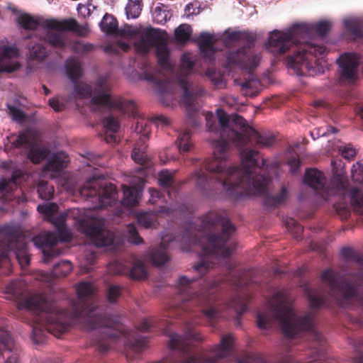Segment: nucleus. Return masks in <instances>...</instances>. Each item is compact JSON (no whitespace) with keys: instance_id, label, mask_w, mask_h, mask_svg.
<instances>
[{"instance_id":"nucleus-1","label":"nucleus","mask_w":363,"mask_h":363,"mask_svg":"<svg viewBox=\"0 0 363 363\" xmlns=\"http://www.w3.org/2000/svg\"><path fill=\"white\" fill-rule=\"evenodd\" d=\"M77 298L71 303L69 309H61L55 303L50 302L45 296L36 294L27 296L19 301L18 308L41 313L39 320L46 330L58 337L65 333L70 321L84 318L90 330L99 329L100 337L96 339L101 352H106L110 346L106 340H116L119 337L115 328L118 321L116 317L104 311L102 308L95 306L94 297L95 287L90 281L80 282L77 286Z\"/></svg>"},{"instance_id":"nucleus-2","label":"nucleus","mask_w":363,"mask_h":363,"mask_svg":"<svg viewBox=\"0 0 363 363\" xmlns=\"http://www.w3.org/2000/svg\"><path fill=\"white\" fill-rule=\"evenodd\" d=\"M332 24L329 21L315 23H295L286 32L274 30L270 33L267 49L274 55L291 50L286 64L298 76H315L324 72L326 48L309 42L314 36L325 37Z\"/></svg>"},{"instance_id":"nucleus-3","label":"nucleus","mask_w":363,"mask_h":363,"mask_svg":"<svg viewBox=\"0 0 363 363\" xmlns=\"http://www.w3.org/2000/svg\"><path fill=\"white\" fill-rule=\"evenodd\" d=\"M233 121L240 126L242 136L245 137V140L240 145H235L236 147L241 149L240 152L241 165H227V168H237V169L233 171L234 176L230 179L228 177H222L223 180H226L229 191H233L232 194H229L228 189L225 188L214 189V191H223L228 196L238 199L250 194H265L269 177L264 174H257L256 170L262 169L265 165L266 160L262 159L259 164L256 158L259 154L258 151L242 148L250 140L255 141L259 147H269L274 143L275 138L271 134L257 132L247 123L243 117L239 115L235 116Z\"/></svg>"},{"instance_id":"nucleus-4","label":"nucleus","mask_w":363,"mask_h":363,"mask_svg":"<svg viewBox=\"0 0 363 363\" xmlns=\"http://www.w3.org/2000/svg\"><path fill=\"white\" fill-rule=\"evenodd\" d=\"M216 122L212 113L206 114V128L209 132L218 135V138L213 140V157L206 160L203 163V168L208 173L200 169L194 174L196 186L203 193L214 191V189L225 188L230 194L227 186L226 180L222 177H228L230 179L234 176L233 171L237 168H227L226 159L230 145H240L245 137L242 136L240 126L233 121V116L230 122L228 114L221 108L217 109Z\"/></svg>"},{"instance_id":"nucleus-5","label":"nucleus","mask_w":363,"mask_h":363,"mask_svg":"<svg viewBox=\"0 0 363 363\" xmlns=\"http://www.w3.org/2000/svg\"><path fill=\"white\" fill-rule=\"evenodd\" d=\"M235 231L231 221L216 211H210L201 219L197 233L193 234L190 229L183 233L182 243L183 250L189 251L193 245H199L205 255L228 258L234 250L235 245H227Z\"/></svg>"},{"instance_id":"nucleus-6","label":"nucleus","mask_w":363,"mask_h":363,"mask_svg":"<svg viewBox=\"0 0 363 363\" xmlns=\"http://www.w3.org/2000/svg\"><path fill=\"white\" fill-rule=\"evenodd\" d=\"M350 278L340 279L335 270L325 269L320 274V279L329 287L328 294L322 289L312 290L308 286H305L311 308H329V297L341 307H363V292L359 291L363 285V270L350 274Z\"/></svg>"},{"instance_id":"nucleus-7","label":"nucleus","mask_w":363,"mask_h":363,"mask_svg":"<svg viewBox=\"0 0 363 363\" xmlns=\"http://www.w3.org/2000/svg\"><path fill=\"white\" fill-rule=\"evenodd\" d=\"M169 337L170 354L160 363H220L233 351L235 340L231 333L223 335L220 344L213 346L204 357L195 352V342H201L204 340L196 330L188 328L184 335L172 333Z\"/></svg>"},{"instance_id":"nucleus-8","label":"nucleus","mask_w":363,"mask_h":363,"mask_svg":"<svg viewBox=\"0 0 363 363\" xmlns=\"http://www.w3.org/2000/svg\"><path fill=\"white\" fill-rule=\"evenodd\" d=\"M313 317L311 312L296 315L289 303L286 291L281 290L273 296L272 304L257 313V323L259 328L266 329L277 322L281 325L284 335L292 338L301 332L312 330Z\"/></svg>"},{"instance_id":"nucleus-9","label":"nucleus","mask_w":363,"mask_h":363,"mask_svg":"<svg viewBox=\"0 0 363 363\" xmlns=\"http://www.w3.org/2000/svg\"><path fill=\"white\" fill-rule=\"evenodd\" d=\"M17 23L25 30H34L40 25L47 28L43 36V40L54 48L64 50L67 45V38L64 32H71L79 37L89 35V29L87 25H80L73 18L43 19L40 22L28 13H23L18 16Z\"/></svg>"},{"instance_id":"nucleus-10","label":"nucleus","mask_w":363,"mask_h":363,"mask_svg":"<svg viewBox=\"0 0 363 363\" xmlns=\"http://www.w3.org/2000/svg\"><path fill=\"white\" fill-rule=\"evenodd\" d=\"M11 253L22 267L30 264L25 237L16 227L5 225L0 228V268L9 267Z\"/></svg>"},{"instance_id":"nucleus-11","label":"nucleus","mask_w":363,"mask_h":363,"mask_svg":"<svg viewBox=\"0 0 363 363\" xmlns=\"http://www.w3.org/2000/svg\"><path fill=\"white\" fill-rule=\"evenodd\" d=\"M197 279H189L186 276H182L178 281V290L182 296L184 302H189V305L184 306L185 310L188 311L189 307L195 303L203 306H210L209 308L202 309L203 314L210 320L216 319L218 312L213 306V303L216 301L213 295L214 290L218 287V283L216 281H212L205 291H201L199 294L192 291L193 284L196 281Z\"/></svg>"},{"instance_id":"nucleus-12","label":"nucleus","mask_w":363,"mask_h":363,"mask_svg":"<svg viewBox=\"0 0 363 363\" xmlns=\"http://www.w3.org/2000/svg\"><path fill=\"white\" fill-rule=\"evenodd\" d=\"M168 40L165 34L160 29L147 28L139 40L134 43L136 51L141 54H147L153 47L158 65L163 69H169L170 50L167 45Z\"/></svg>"},{"instance_id":"nucleus-13","label":"nucleus","mask_w":363,"mask_h":363,"mask_svg":"<svg viewBox=\"0 0 363 363\" xmlns=\"http://www.w3.org/2000/svg\"><path fill=\"white\" fill-rule=\"evenodd\" d=\"M72 213L74 218L78 216L77 220L80 230L89 237L96 246H110L113 243V233L104 228V220L85 215L84 211L79 208L73 209Z\"/></svg>"},{"instance_id":"nucleus-14","label":"nucleus","mask_w":363,"mask_h":363,"mask_svg":"<svg viewBox=\"0 0 363 363\" xmlns=\"http://www.w3.org/2000/svg\"><path fill=\"white\" fill-rule=\"evenodd\" d=\"M111 90L106 77L101 76L97 79L96 85V95L92 98V105L106 108H116L123 113L135 117L137 107L132 100H127L121 97L113 98L109 93Z\"/></svg>"},{"instance_id":"nucleus-15","label":"nucleus","mask_w":363,"mask_h":363,"mask_svg":"<svg viewBox=\"0 0 363 363\" xmlns=\"http://www.w3.org/2000/svg\"><path fill=\"white\" fill-rule=\"evenodd\" d=\"M82 196L92 198L97 203L94 208H104L116 201L117 190L115 185L93 177L79 189Z\"/></svg>"},{"instance_id":"nucleus-16","label":"nucleus","mask_w":363,"mask_h":363,"mask_svg":"<svg viewBox=\"0 0 363 363\" xmlns=\"http://www.w3.org/2000/svg\"><path fill=\"white\" fill-rule=\"evenodd\" d=\"M179 84L184 91L181 101L186 108L189 123L192 126H198L200 121L196 101L205 94V90L201 86L190 83L184 78L179 80Z\"/></svg>"},{"instance_id":"nucleus-17","label":"nucleus","mask_w":363,"mask_h":363,"mask_svg":"<svg viewBox=\"0 0 363 363\" xmlns=\"http://www.w3.org/2000/svg\"><path fill=\"white\" fill-rule=\"evenodd\" d=\"M224 66L228 69L238 67L242 69L250 72L256 68L260 61L258 54L249 52L248 48L242 47L236 50H230L225 52Z\"/></svg>"},{"instance_id":"nucleus-18","label":"nucleus","mask_w":363,"mask_h":363,"mask_svg":"<svg viewBox=\"0 0 363 363\" xmlns=\"http://www.w3.org/2000/svg\"><path fill=\"white\" fill-rule=\"evenodd\" d=\"M342 201L335 202L333 207L341 218L347 219L350 216V205L354 210L363 213V195L357 188L344 191Z\"/></svg>"},{"instance_id":"nucleus-19","label":"nucleus","mask_w":363,"mask_h":363,"mask_svg":"<svg viewBox=\"0 0 363 363\" xmlns=\"http://www.w3.org/2000/svg\"><path fill=\"white\" fill-rule=\"evenodd\" d=\"M336 62L339 67V81L342 83L354 82L360 62L359 56L355 53L345 52Z\"/></svg>"},{"instance_id":"nucleus-20","label":"nucleus","mask_w":363,"mask_h":363,"mask_svg":"<svg viewBox=\"0 0 363 363\" xmlns=\"http://www.w3.org/2000/svg\"><path fill=\"white\" fill-rule=\"evenodd\" d=\"M58 238L55 233L46 232L41 233L33 238L34 244L42 249L43 254V262H50L54 257L60 254V250L55 248L58 243Z\"/></svg>"},{"instance_id":"nucleus-21","label":"nucleus","mask_w":363,"mask_h":363,"mask_svg":"<svg viewBox=\"0 0 363 363\" xmlns=\"http://www.w3.org/2000/svg\"><path fill=\"white\" fill-rule=\"evenodd\" d=\"M37 139V133L32 128H27L21 131L18 135L10 134L4 140V150L9 151L23 146L28 147V145L35 144Z\"/></svg>"},{"instance_id":"nucleus-22","label":"nucleus","mask_w":363,"mask_h":363,"mask_svg":"<svg viewBox=\"0 0 363 363\" xmlns=\"http://www.w3.org/2000/svg\"><path fill=\"white\" fill-rule=\"evenodd\" d=\"M18 50L14 47L0 46V73L13 72L18 69L21 65L18 62H12L11 60L18 56Z\"/></svg>"},{"instance_id":"nucleus-23","label":"nucleus","mask_w":363,"mask_h":363,"mask_svg":"<svg viewBox=\"0 0 363 363\" xmlns=\"http://www.w3.org/2000/svg\"><path fill=\"white\" fill-rule=\"evenodd\" d=\"M199 50L201 55L208 62L215 59L216 49L214 48L215 38L213 34L203 32L199 36Z\"/></svg>"},{"instance_id":"nucleus-24","label":"nucleus","mask_w":363,"mask_h":363,"mask_svg":"<svg viewBox=\"0 0 363 363\" xmlns=\"http://www.w3.org/2000/svg\"><path fill=\"white\" fill-rule=\"evenodd\" d=\"M303 181L315 191H326V178L324 174L315 168L307 169Z\"/></svg>"},{"instance_id":"nucleus-25","label":"nucleus","mask_w":363,"mask_h":363,"mask_svg":"<svg viewBox=\"0 0 363 363\" xmlns=\"http://www.w3.org/2000/svg\"><path fill=\"white\" fill-rule=\"evenodd\" d=\"M103 125L105 128L104 140L107 143L114 145L118 143L117 135L120 129V123L118 119L113 116H108L104 118Z\"/></svg>"},{"instance_id":"nucleus-26","label":"nucleus","mask_w":363,"mask_h":363,"mask_svg":"<svg viewBox=\"0 0 363 363\" xmlns=\"http://www.w3.org/2000/svg\"><path fill=\"white\" fill-rule=\"evenodd\" d=\"M69 161V157L67 154L63 152H57L48 160L43 167V170L45 172L59 173L67 167Z\"/></svg>"},{"instance_id":"nucleus-27","label":"nucleus","mask_w":363,"mask_h":363,"mask_svg":"<svg viewBox=\"0 0 363 363\" xmlns=\"http://www.w3.org/2000/svg\"><path fill=\"white\" fill-rule=\"evenodd\" d=\"M165 242V238H162L159 247H153L149 250L148 258L155 266L164 265L169 260V257L166 252L167 245Z\"/></svg>"},{"instance_id":"nucleus-28","label":"nucleus","mask_w":363,"mask_h":363,"mask_svg":"<svg viewBox=\"0 0 363 363\" xmlns=\"http://www.w3.org/2000/svg\"><path fill=\"white\" fill-rule=\"evenodd\" d=\"M65 65L68 78L75 83L83 74L81 62L74 57H69L66 60Z\"/></svg>"},{"instance_id":"nucleus-29","label":"nucleus","mask_w":363,"mask_h":363,"mask_svg":"<svg viewBox=\"0 0 363 363\" xmlns=\"http://www.w3.org/2000/svg\"><path fill=\"white\" fill-rule=\"evenodd\" d=\"M123 198L121 203L127 207H133L138 203L140 194V189L136 186H128L125 184L122 185Z\"/></svg>"},{"instance_id":"nucleus-30","label":"nucleus","mask_w":363,"mask_h":363,"mask_svg":"<svg viewBox=\"0 0 363 363\" xmlns=\"http://www.w3.org/2000/svg\"><path fill=\"white\" fill-rule=\"evenodd\" d=\"M147 145L143 139L140 138L135 144L131 153L132 159L140 165H145L150 158L146 152Z\"/></svg>"},{"instance_id":"nucleus-31","label":"nucleus","mask_w":363,"mask_h":363,"mask_svg":"<svg viewBox=\"0 0 363 363\" xmlns=\"http://www.w3.org/2000/svg\"><path fill=\"white\" fill-rule=\"evenodd\" d=\"M176 144L182 155L191 152L194 150V145L191 139V132L187 130L180 132L178 134Z\"/></svg>"},{"instance_id":"nucleus-32","label":"nucleus","mask_w":363,"mask_h":363,"mask_svg":"<svg viewBox=\"0 0 363 363\" xmlns=\"http://www.w3.org/2000/svg\"><path fill=\"white\" fill-rule=\"evenodd\" d=\"M97 84V80L96 81L94 87L91 86L84 83V82H78L77 81L74 83V94L75 96L80 99H91L96 95V85ZM92 104V103L91 102Z\"/></svg>"},{"instance_id":"nucleus-33","label":"nucleus","mask_w":363,"mask_h":363,"mask_svg":"<svg viewBox=\"0 0 363 363\" xmlns=\"http://www.w3.org/2000/svg\"><path fill=\"white\" fill-rule=\"evenodd\" d=\"M347 31L353 39L363 38V21L359 18H348L344 21Z\"/></svg>"},{"instance_id":"nucleus-34","label":"nucleus","mask_w":363,"mask_h":363,"mask_svg":"<svg viewBox=\"0 0 363 363\" xmlns=\"http://www.w3.org/2000/svg\"><path fill=\"white\" fill-rule=\"evenodd\" d=\"M287 189L285 186L281 189L277 195H269L266 194L264 197L263 204L269 208H274L284 203L287 199Z\"/></svg>"},{"instance_id":"nucleus-35","label":"nucleus","mask_w":363,"mask_h":363,"mask_svg":"<svg viewBox=\"0 0 363 363\" xmlns=\"http://www.w3.org/2000/svg\"><path fill=\"white\" fill-rule=\"evenodd\" d=\"M55 227L59 233V237L61 240H68L70 235L66 228V216L65 215L53 216L48 220Z\"/></svg>"},{"instance_id":"nucleus-36","label":"nucleus","mask_w":363,"mask_h":363,"mask_svg":"<svg viewBox=\"0 0 363 363\" xmlns=\"http://www.w3.org/2000/svg\"><path fill=\"white\" fill-rule=\"evenodd\" d=\"M35 145H28L27 156L33 164H39L48 156L50 150L47 147H37Z\"/></svg>"},{"instance_id":"nucleus-37","label":"nucleus","mask_w":363,"mask_h":363,"mask_svg":"<svg viewBox=\"0 0 363 363\" xmlns=\"http://www.w3.org/2000/svg\"><path fill=\"white\" fill-rule=\"evenodd\" d=\"M128 277L131 279L141 280L147 277V272L143 262L140 260L135 261L130 266L129 264Z\"/></svg>"},{"instance_id":"nucleus-38","label":"nucleus","mask_w":363,"mask_h":363,"mask_svg":"<svg viewBox=\"0 0 363 363\" xmlns=\"http://www.w3.org/2000/svg\"><path fill=\"white\" fill-rule=\"evenodd\" d=\"M124 287L113 284H108L105 291V296L107 301L112 304L118 302L123 294Z\"/></svg>"},{"instance_id":"nucleus-39","label":"nucleus","mask_w":363,"mask_h":363,"mask_svg":"<svg viewBox=\"0 0 363 363\" xmlns=\"http://www.w3.org/2000/svg\"><path fill=\"white\" fill-rule=\"evenodd\" d=\"M140 225L145 228H155L158 224L157 215L152 212H142L137 216Z\"/></svg>"},{"instance_id":"nucleus-40","label":"nucleus","mask_w":363,"mask_h":363,"mask_svg":"<svg viewBox=\"0 0 363 363\" xmlns=\"http://www.w3.org/2000/svg\"><path fill=\"white\" fill-rule=\"evenodd\" d=\"M130 263L125 260H114L108 265L111 274L128 276Z\"/></svg>"},{"instance_id":"nucleus-41","label":"nucleus","mask_w":363,"mask_h":363,"mask_svg":"<svg viewBox=\"0 0 363 363\" xmlns=\"http://www.w3.org/2000/svg\"><path fill=\"white\" fill-rule=\"evenodd\" d=\"M283 363H325V353L321 350L318 354L308 357L304 360L296 359L289 356L283 360Z\"/></svg>"},{"instance_id":"nucleus-42","label":"nucleus","mask_w":363,"mask_h":363,"mask_svg":"<svg viewBox=\"0 0 363 363\" xmlns=\"http://www.w3.org/2000/svg\"><path fill=\"white\" fill-rule=\"evenodd\" d=\"M39 197L43 200H51L54 195V186L45 181H40L37 186Z\"/></svg>"},{"instance_id":"nucleus-43","label":"nucleus","mask_w":363,"mask_h":363,"mask_svg":"<svg viewBox=\"0 0 363 363\" xmlns=\"http://www.w3.org/2000/svg\"><path fill=\"white\" fill-rule=\"evenodd\" d=\"M192 33L191 27L188 24H182L174 30L175 39L178 43H184L187 42Z\"/></svg>"},{"instance_id":"nucleus-44","label":"nucleus","mask_w":363,"mask_h":363,"mask_svg":"<svg viewBox=\"0 0 363 363\" xmlns=\"http://www.w3.org/2000/svg\"><path fill=\"white\" fill-rule=\"evenodd\" d=\"M142 6L140 0H128L125 9L127 18H137L141 13Z\"/></svg>"},{"instance_id":"nucleus-45","label":"nucleus","mask_w":363,"mask_h":363,"mask_svg":"<svg viewBox=\"0 0 363 363\" xmlns=\"http://www.w3.org/2000/svg\"><path fill=\"white\" fill-rule=\"evenodd\" d=\"M72 269V263L68 260H62L55 264L52 268V275L55 277L67 276Z\"/></svg>"},{"instance_id":"nucleus-46","label":"nucleus","mask_w":363,"mask_h":363,"mask_svg":"<svg viewBox=\"0 0 363 363\" xmlns=\"http://www.w3.org/2000/svg\"><path fill=\"white\" fill-rule=\"evenodd\" d=\"M101 27L106 33L113 34L118 28L117 21L112 16L106 13L101 23Z\"/></svg>"},{"instance_id":"nucleus-47","label":"nucleus","mask_w":363,"mask_h":363,"mask_svg":"<svg viewBox=\"0 0 363 363\" xmlns=\"http://www.w3.org/2000/svg\"><path fill=\"white\" fill-rule=\"evenodd\" d=\"M205 76L212 82L217 89L224 88L225 81L220 72H216L213 68H208L205 72Z\"/></svg>"},{"instance_id":"nucleus-48","label":"nucleus","mask_w":363,"mask_h":363,"mask_svg":"<svg viewBox=\"0 0 363 363\" xmlns=\"http://www.w3.org/2000/svg\"><path fill=\"white\" fill-rule=\"evenodd\" d=\"M96 47L90 43H84L82 40H75L72 45V50L74 52L79 55H86L91 52Z\"/></svg>"},{"instance_id":"nucleus-49","label":"nucleus","mask_w":363,"mask_h":363,"mask_svg":"<svg viewBox=\"0 0 363 363\" xmlns=\"http://www.w3.org/2000/svg\"><path fill=\"white\" fill-rule=\"evenodd\" d=\"M259 84V81L257 79L252 77L248 80H245V82H241L240 85L241 86L242 91L245 94L254 96L256 95L258 91Z\"/></svg>"},{"instance_id":"nucleus-50","label":"nucleus","mask_w":363,"mask_h":363,"mask_svg":"<svg viewBox=\"0 0 363 363\" xmlns=\"http://www.w3.org/2000/svg\"><path fill=\"white\" fill-rule=\"evenodd\" d=\"M341 255L347 261H354L360 265H363V255L350 247H342Z\"/></svg>"},{"instance_id":"nucleus-51","label":"nucleus","mask_w":363,"mask_h":363,"mask_svg":"<svg viewBox=\"0 0 363 363\" xmlns=\"http://www.w3.org/2000/svg\"><path fill=\"white\" fill-rule=\"evenodd\" d=\"M48 55L47 48L42 43L35 44L30 50V55L33 60H43Z\"/></svg>"},{"instance_id":"nucleus-52","label":"nucleus","mask_w":363,"mask_h":363,"mask_svg":"<svg viewBox=\"0 0 363 363\" xmlns=\"http://www.w3.org/2000/svg\"><path fill=\"white\" fill-rule=\"evenodd\" d=\"M126 237L128 241L134 245L143 244L144 242L133 224H129L127 225Z\"/></svg>"},{"instance_id":"nucleus-53","label":"nucleus","mask_w":363,"mask_h":363,"mask_svg":"<svg viewBox=\"0 0 363 363\" xmlns=\"http://www.w3.org/2000/svg\"><path fill=\"white\" fill-rule=\"evenodd\" d=\"M286 227L289 231L293 233L296 239L301 238L303 228L294 218H289L286 220Z\"/></svg>"},{"instance_id":"nucleus-54","label":"nucleus","mask_w":363,"mask_h":363,"mask_svg":"<svg viewBox=\"0 0 363 363\" xmlns=\"http://www.w3.org/2000/svg\"><path fill=\"white\" fill-rule=\"evenodd\" d=\"M230 307L235 308L237 313V319H240L243 313L247 310L246 303L240 299V297L235 296L233 297L230 303Z\"/></svg>"},{"instance_id":"nucleus-55","label":"nucleus","mask_w":363,"mask_h":363,"mask_svg":"<svg viewBox=\"0 0 363 363\" xmlns=\"http://www.w3.org/2000/svg\"><path fill=\"white\" fill-rule=\"evenodd\" d=\"M144 79L146 81L157 84L159 85H161L164 89L161 90L162 93L167 92L166 88L167 87L168 82L167 81L164 82H160L158 80L157 75L155 71H149L147 70L143 72V74Z\"/></svg>"},{"instance_id":"nucleus-56","label":"nucleus","mask_w":363,"mask_h":363,"mask_svg":"<svg viewBox=\"0 0 363 363\" xmlns=\"http://www.w3.org/2000/svg\"><path fill=\"white\" fill-rule=\"evenodd\" d=\"M58 206L55 203H50L45 205H38L37 210L39 213L44 214L47 219L49 220L51 216H55L57 211Z\"/></svg>"},{"instance_id":"nucleus-57","label":"nucleus","mask_w":363,"mask_h":363,"mask_svg":"<svg viewBox=\"0 0 363 363\" xmlns=\"http://www.w3.org/2000/svg\"><path fill=\"white\" fill-rule=\"evenodd\" d=\"M352 179L359 183H363V162H358L352 168Z\"/></svg>"},{"instance_id":"nucleus-58","label":"nucleus","mask_w":363,"mask_h":363,"mask_svg":"<svg viewBox=\"0 0 363 363\" xmlns=\"http://www.w3.org/2000/svg\"><path fill=\"white\" fill-rule=\"evenodd\" d=\"M159 183L163 187H169L174 183L172 174L167 170L161 171L159 174Z\"/></svg>"},{"instance_id":"nucleus-59","label":"nucleus","mask_w":363,"mask_h":363,"mask_svg":"<svg viewBox=\"0 0 363 363\" xmlns=\"http://www.w3.org/2000/svg\"><path fill=\"white\" fill-rule=\"evenodd\" d=\"M256 38V35L253 33L244 30L241 31L240 41L246 43L247 45L244 47L248 48L249 52H251L250 48L254 45Z\"/></svg>"},{"instance_id":"nucleus-60","label":"nucleus","mask_w":363,"mask_h":363,"mask_svg":"<svg viewBox=\"0 0 363 363\" xmlns=\"http://www.w3.org/2000/svg\"><path fill=\"white\" fill-rule=\"evenodd\" d=\"M181 66L183 69L192 71L194 66V60L190 54L185 53L181 57Z\"/></svg>"},{"instance_id":"nucleus-61","label":"nucleus","mask_w":363,"mask_h":363,"mask_svg":"<svg viewBox=\"0 0 363 363\" xmlns=\"http://www.w3.org/2000/svg\"><path fill=\"white\" fill-rule=\"evenodd\" d=\"M237 363H267L262 358L252 354H246Z\"/></svg>"},{"instance_id":"nucleus-62","label":"nucleus","mask_w":363,"mask_h":363,"mask_svg":"<svg viewBox=\"0 0 363 363\" xmlns=\"http://www.w3.org/2000/svg\"><path fill=\"white\" fill-rule=\"evenodd\" d=\"M128 343L132 348L138 352H141L145 347L146 340L145 337H137L134 340H128Z\"/></svg>"},{"instance_id":"nucleus-63","label":"nucleus","mask_w":363,"mask_h":363,"mask_svg":"<svg viewBox=\"0 0 363 363\" xmlns=\"http://www.w3.org/2000/svg\"><path fill=\"white\" fill-rule=\"evenodd\" d=\"M153 18L157 23L164 24L167 21V13L165 10L160 7H156L153 11Z\"/></svg>"},{"instance_id":"nucleus-64","label":"nucleus","mask_w":363,"mask_h":363,"mask_svg":"<svg viewBox=\"0 0 363 363\" xmlns=\"http://www.w3.org/2000/svg\"><path fill=\"white\" fill-rule=\"evenodd\" d=\"M9 113L15 121H22L25 118V114L18 107L14 106H9Z\"/></svg>"}]
</instances>
